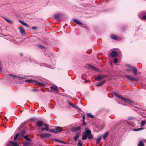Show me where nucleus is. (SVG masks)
<instances>
[{"instance_id": "f257e3e1", "label": "nucleus", "mask_w": 146, "mask_h": 146, "mask_svg": "<svg viewBox=\"0 0 146 146\" xmlns=\"http://www.w3.org/2000/svg\"><path fill=\"white\" fill-rule=\"evenodd\" d=\"M88 137V139L90 140L93 139L94 137L92 134L91 131L90 130L85 129V131L82 133V139L83 140H86Z\"/></svg>"}, {"instance_id": "f03ea898", "label": "nucleus", "mask_w": 146, "mask_h": 146, "mask_svg": "<svg viewBox=\"0 0 146 146\" xmlns=\"http://www.w3.org/2000/svg\"><path fill=\"white\" fill-rule=\"evenodd\" d=\"M115 95L118 98L121 99L123 100V101L126 104H122L124 105H128V104H131L133 103V102H132L130 99H127L125 98H124L122 97L121 96H120L119 95L116 93Z\"/></svg>"}, {"instance_id": "7ed1b4c3", "label": "nucleus", "mask_w": 146, "mask_h": 146, "mask_svg": "<svg viewBox=\"0 0 146 146\" xmlns=\"http://www.w3.org/2000/svg\"><path fill=\"white\" fill-rule=\"evenodd\" d=\"M25 82H27L29 83H32L33 84H37L38 86H45V84L44 83L39 82L36 80H33L32 79L26 80H25Z\"/></svg>"}, {"instance_id": "20e7f679", "label": "nucleus", "mask_w": 146, "mask_h": 146, "mask_svg": "<svg viewBox=\"0 0 146 146\" xmlns=\"http://www.w3.org/2000/svg\"><path fill=\"white\" fill-rule=\"evenodd\" d=\"M138 17L140 19L142 20H146V11H143L138 14Z\"/></svg>"}, {"instance_id": "39448f33", "label": "nucleus", "mask_w": 146, "mask_h": 146, "mask_svg": "<svg viewBox=\"0 0 146 146\" xmlns=\"http://www.w3.org/2000/svg\"><path fill=\"white\" fill-rule=\"evenodd\" d=\"M7 146H19L17 142L11 141L9 142L7 144Z\"/></svg>"}, {"instance_id": "423d86ee", "label": "nucleus", "mask_w": 146, "mask_h": 146, "mask_svg": "<svg viewBox=\"0 0 146 146\" xmlns=\"http://www.w3.org/2000/svg\"><path fill=\"white\" fill-rule=\"evenodd\" d=\"M126 77L128 79L132 81H137L138 80V79L135 78L133 76H131L130 75H127L126 76Z\"/></svg>"}, {"instance_id": "0eeeda50", "label": "nucleus", "mask_w": 146, "mask_h": 146, "mask_svg": "<svg viewBox=\"0 0 146 146\" xmlns=\"http://www.w3.org/2000/svg\"><path fill=\"white\" fill-rule=\"evenodd\" d=\"M88 68L97 71H98L99 70L97 68L90 64L88 65Z\"/></svg>"}, {"instance_id": "6e6552de", "label": "nucleus", "mask_w": 146, "mask_h": 146, "mask_svg": "<svg viewBox=\"0 0 146 146\" xmlns=\"http://www.w3.org/2000/svg\"><path fill=\"white\" fill-rule=\"evenodd\" d=\"M81 135L80 131L79 132L77 133L76 134L75 136L74 137L73 140L75 141H76L79 138L80 135Z\"/></svg>"}, {"instance_id": "1a4fd4ad", "label": "nucleus", "mask_w": 146, "mask_h": 146, "mask_svg": "<svg viewBox=\"0 0 146 146\" xmlns=\"http://www.w3.org/2000/svg\"><path fill=\"white\" fill-rule=\"evenodd\" d=\"M28 141H24L23 142V146H30L32 145L31 141L30 140Z\"/></svg>"}, {"instance_id": "9d476101", "label": "nucleus", "mask_w": 146, "mask_h": 146, "mask_svg": "<svg viewBox=\"0 0 146 146\" xmlns=\"http://www.w3.org/2000/svg\"><path fill=\"white\" fill-rule=\"evenodd\" d=\"M9 76L11 77H12L13 78H18L19 80L21 79V77L19 76H15L11 74H9Z\"/></svg>"}, {"instance_id": "9b49d317", "label": "nucleus", "mask_w": 146, "mask_h": 146, "mask_svg": "<svg viewBox=\"0 0 146 146\" xmlns=\"http://www.w3.org/2000/svg\"><path fill=\"white\" fill-rule=\"evenodd\" d=\"M42 136L44 138L49 137L51 136V134L49 133H42Z\"/></svg>"}, {"instance_id": "f8f14e48", "label": "nucleus", "mask_w": 146, "mask_h": 146, "mask_svg": "<svg viewBox=\"0 0 146 146\" xmlns=\"http://www.w3.org/2000/svg\"><path fill=\"white\" fill-rule=\"evenodd\" d=\"M20 32L22 35H24L25 34V31L24 28L22 27H19V28Z\"/></svg>"}, {"instance_id": "ddd939ff", "label": "nucleus", "mask_w": 146, "mask_h": 146, "mask_svg": "<svg viewBox=\"0 0 146 146\" xmlns=\"http://www.w3.org/2000/svg\"><path fill=\"white\" fill-rule=\"evenodd\" d=\"M81 129L80 126L78 127H74L72 129V130L74 132H76L77 131L80 130Z\"/></svg>"}, {"instance_id": "4468645a", "label": "nucleus", "mask_w": 146, "mask_h": 146, "mask_svg": "<svg viewBox=\"0 0 146 146\" xmlns=\"http://www.w3.org/2000/svg\"><path fill=\"white\" fill-rule=\"evenodd\" d=\"M73 21L78 25H82V23L80 21L76 19H74L72 20Z\"/></svg>"}, {"instance_id": "2eb2a0df", "label": "nucleus", "mask_w": 146, "mask_h": 146, "mask_svg": "<svg viewBox=\"0 0 146 146\" xmlns=\"http://www.w3.org/2000/svg\"><path fill=\"white\" fill-rule=\"evenodd\" d=\"M44 124L45 123H44L43 121H38L36 123L38 127L41 126L43 125H44Z\"/></svg>"}, {"instance_id": "dca6fc26", "label": "nucleus", "mask_w": 146, "mask_h": 146, "mask_svg": "<svg viewBox=\"0 0 146 146\" xmlns=\"http://www.w3.org/2000/svg\"><path fill=\"white\" fill-rule=\"evenodd\" d=\"M44 126L45 127V128H41V130L42 131L44 130H48L49 128L48 125L46 124H44Z\"/></svg>"}, {"instance_id": "f3484780", "label": "nucleus", "mask_w": 146, "mask_h": 146, "mask_svg": "<svg viewBox=\"0 0 146 146\" xmlns=\"http://www.w3.org/2000/svg\"><path fill=\"white\" fill-rule=\"evenodd\" d=\"M110 55L112 57H115L117 55V54L116 52L113 51L111 53Z\"/></svg>"}, {"instance_id": "a211bd4d", "label": "nucleus", "mask_w": 146, "mask_h": 146, "mask_svg": "<svg viewBox=\"0 0 146 146\" xmlns=\"http://www.w3.org/2000/svg\"><path fill=\"white\" fill-rule=\"evenodd\" d=\"M105 80H103L100 82H99L97 84H96V86H102L104 84L105 82Z\"/></svg>"}, {"instance_id": "6ab92c4d", "label": "nucleus", "mask_w": 146, "mask_h": 146, "mask_svg": "<svg viewBox=\"0 0 146 146\" xmlns=\"http://www.w3.org/2000/svg\"><path fill=\"white\" fill-rule=\"evenodd\" d=\"M95 79L96 80L99 81L103 79V77H102V75H100L97 76Z\"/></svg>"}, {"instance_id": "aec40b11", "label": "nucleus", "mask_w": 146, "mask_h": 146, "mask_svg": "<svg viewBox=\"0 0 146 146\" xmlns=\"http://www.w3.org/2000/svg\"><path fill=\"white\" fill-rule=\"evenodd\" d=\"M131 68L133 69V72L134 73V75H137V69L133 67H131Z\"/></svg>"}, {"instance_id": "412c9836", "label": "nucleus", "mask_w": 146, "mask_h": 146, "mask_svg": "<svg viewBox=\"0 0 146 146\" xmlns=\"http://www.w3.org/2000/svg\"><path fill=\"white\" fill-rule=\"evenodd\" d=\"M102 136H100L97 138L96 140V144H98L101 141Z\"/></svg>"}, {"instance_id": "4be33fe9", "label": "nucleus", "mask_w": 146, "mask_h": 146, "mask_svg": "<svg viewBox=\"0 0 146 146\" xmlns=\"http://www.w3.org/2000/svg\"><path fill=\"white\" fill-rule=\"evenodd\" d=\"M62 127H61L58 126H56L55 127V129L56 131H57V132H61L62 131H59V130H62Z\"/></svg>"}, {"instance_id": "5701e85b", "label": "nucleus", "mask_w": 146, "mask_h": 146, "mask_svg": "<svg viewBox=\"0 0 146 146\" xmlns=\"http://www.w3.org/2000/svg\"><path fill=\"white\" fill-rule=\"evenodd\" d=\"M19 21L20 23L22 24L23 25L27 27L28 26V25H27V23H26L25 22L21 20H19Z\"/></svg>"}, {"instance_id": "b1692460", "label": "nucleus", "mask_w": 146, "mask_h": 146, "mask_svg": "<svg viewBox=\"0 0 146 146\" xmlns=\"http://www.w3.org/2000/svg\"><path fill=\"white\" fill-rule=\"evenodd\" d=\"M61 14H57L55 15L54 16V18L56 20H59L61 16Z\"/></svg>"}, {"instance_id": "393cba45", "label": "nucleus", "mask_w": 146, "mask_h": 146, "mask_svg": "<svg viewBox=\"0 0 146 146\" xmlns=\"http://www.w3.org/2000/svg\"><path fill=\"white\" fill-rule=\"evenodd\" d=\"M40 66H43L50 68H53V67H51L50 65H48L46 64L42 63L41 64Z\"/></svg>"}, {"instance_id": "a878e982", "label": "nucleus", "mask_w": 146, "mask_h": 146, "mask_svg": "<svg viewBox=\"0 0 146 146\" xmlns=\"http://www.w3.org/2000/svg\"><path fill=\"white\" fill-rule=\"evenodd\" d=\"M50 88L52 90H54L56 91L58 89V87L57 86H56V85H53L52 86H51L50 87Z\"/></svg>"}, {"instance_id": "bb28decb", "label": "nucleus", "mask_w": 146, "mask_h": 146, "mask_svg": "<svg viewBox=\"0 0 146 146\" xmlns=\"http://www.w3.org/2000/svg\"><path fill=\"white\" fill-rule=\"evenodd\" d=\"M108 131H107L103 135V138L104 140H105L108 136Z\"/></svg>"}, {"instance_id": "cd10ccee", "label": "nucleus", "mask_w": 146, "mask_h": 146, "mask_svg": "<svg viewBox=\"0 0 146 146\" xmlns=\"http://www.w3.org/2000/svg\"><path fill=\"white\" fill-rule=\"evenodd\" d=\"M19 136H21L22 137H23L24 136H25V134H26V132L25 131H23L21 132L20 133Z\"/></svg>"}, {"instance_id": "c85d7f7f", "label": "nucleus", "mask_w": 146, "mask_h": 146, "mask_svg": "<svg viewBox=\"0 0 146 146\" xmlns=\"http://www.w3.org/2000/svg\"><path fill=\"white\" fill-rule=\"evenodd\" d=\"M138 146H145L142 141H141L139 142Z\"/></svg>"}, {"instance_id": "c756f323", "label": "nucleus", "mask_w": 146, "mask_h": 146, "mask_svg": "<svg viewBox=\"0 0 146 146\" xmlns=\"http://www.w3.org/2000/svg\"><path fill=\"white\" fill-rule=\"evenodd\" d=\"M111 38L114 40H117V36L113 35H111Z\"/></svg>"}, {"instance_id": "7c9ffc66", "label": "nucleus", "mask_w": 146, "mask_h": 146, "mask_svg": "<svg viewBox=\"0 0 146 146\" xmlns=\"http://www.w3.org/2000/svg\"><path fill=\"white\" fill-rule=\"evenodd\" d=\"M86 115L91 118H93L94 117V115H92L91 113H87Z\"/></svg>"}, {"instance_id": "2f4dec72", "label": "nucleus", "mask_w": 146, "mask_h": 146, "mask_svg": "<svg viewBox=\"0 0 146 146\" xmlns=\"http://www.w3.org/2000/svg\"><path fill=\"white\" fill-rule=\"evenodd\" d=\"M69 105L70 106L73 108H76V106L74 105L73 103L70 102H69L68 103Z\"/></svg>"}, {"instance_id": "473e14b6", "label": "nucleus", "mask_w": 146, "mask_h": 146, "mask_svg": "<svg viewBox=\"0 0 146 146\" xmlns=\"http://www.w3.org/2000/svg\"><path fill=\"white\" fill-rule=\"evenodd\" d=\"M83 145V143L82 142V141L80 140H79L78 141V146H82Z\"/></svg>"}, {"instance_id": "72a5a7b5", "label": "nucleus", "mask_w": 146, "mask_h": 146, "mask_svg": "<svg viewBox=\"0 0 146 146\" xmlns=\"http://www.w3.org/2000/svg\"><path fill=\"white\" fill-rule=\"evenodd\" d=\"M28 135H26L24 136L23 137L27 141H30V139L28 137Z\"/></svg>"}, {"instance_id": "f704fd0d", "label": "nucleus", "mask_w": 146, "mask_h": 146, "mask_svg": "<svg viewBox=\"0 0 146 146\" xmlns=\"http://www.w3.org/2000/svg\"><path fill=\"white\" fill-rule=\"evenodd\" d=\"M143 128H140L137 129H134L133 130L134 131H140L142 130H143Z\"/></svg>"}, {"instance_id": "c9c22d12", "label": "nucleus", "mask_w": 146, "mask_h": 146, "mask_svg": "<svg viewBox=\"0 0 146 146\" xmlns=\"http://www.w3.org/2000/svg\"><path fill=\"white\" fill-rule=\"evenodd\" d=\"M145 123V121H141V127H143L144 126Z\"/></svg>"}, {"instance_id": "e433bc0d", "label": "nucleus", "mask_w": 146, "mask_h": 146, "mask_svg": "<svg viewBox=\"0 0 146 146\" xmlns=\"http://www.w3.org/2000/svg\"><path fill=\"white\" fill-rule=\"evenodd\" d=\"M5 19L7 21V22L9 23L12 24L13 23V21L11 20H10L9 19L5 18Z\"/></svg>"}, {"instance_id": "4c0bfd02", "label": "nucleus", "mask_w": 146, "mask_h": 146, "mask_svg": "<svg viewBox=\"0 0 146 146\" xmlns=\"http://www.w3.org/2000/svg\"><path fill=\"white\" fill-rule=\"evenodd\" d=\"M49 132L52 133H56L57 132V131H56L55 129H49Z\"/></svg>"}, {"instance_id": "58836bf2", "label": "nucleus", "mask_w": 146, "mask_h": 146, "mask_svg": "<svg viewBox=\"0 0 146 146\" xmlns=\"http://www.w3.org/2000/svg\"><path fill=\"white\" fill-rule=\"evenodd\" d=\"M19 133H17L14 136V139H15V140L16 139L17 137L19 136Z\"/></svg>"}, {"instance_id": "ea45409f", "label": "nucleus", "mask_w": 146, "mask_h": 146, "mask_svg": "<svg viewBox=\"0 0 146 146\" xmlns=\"http://www.w3.org/2000/svg\"><path fill=\"white\" fill-rule=\"evenodd\" d=\"M56 141L58 142H60V143H65L63 141H62V140H59L58 139H56Z\"/></svg>"}, {"instance_id": "a19ab883", "label": "nucleus", "mask_w": 146, "mask_h": 146, "mask_svg": "<svg viewBox=\"0 0 146 146\" xmlns=\"http://www.w3.org/2000/svg\"><path fill=\"white\" fill-rule=\"evenodd\" d=\"M117 58H115L113 60V62L114 63H116L117 62Z\"/></svg>"}, {"instance_id": "79ce46f5", "label": "nucleus", "mask_w": 146, "mask_h": 146, "mask_svg": "<svg viewBox=\"0 0 146 146\" xmlns=\"http://www.w3.org/2000/svg\"><path fill=\"white\" fill-rule=\"evenodd\" d=\"M32 29L35 30L37 29V28L36 27H32Z\"/></svg>"}, {"instance_id": "37998d69", "label": "nucleus", "mask_w": 146, "mask_h": 146, "mask_svg": "<svg viewBox=\"0 0 146 146\" xmlns=\"http://www.w3.org/2000/svg\"><path fill=\"white\" fill-rule=\"evenodd\" d=\"M1 62L0 61V72H2L1 67Z\"/></svg>"}, {"instance_id": "c03bdc74", "label": "nucleus", "mask_w": 146, "mask_h": 146, "mask_svg": "<svg viewBox=\"0 0 146 146\" xmlns=\"http://www.w3.org/2000/svg\"><path fill=\"white\" fill-rule=\"evenodd\" d=\"M82 119H83V121H84L85 119V115H83Z\"/></svg>"}, {"instance_id": "a18cd8bd", "label": "nucleus", "mask_w": 146, "mask_h": 146, "mask_svg": "<svg viewBox=\"0 0 146 146\" xmlns=\"http://www.w3.org/2000/svg\"><path fill=\"white\" fill-rule=\"evenodd\" d=\"M27 61H30V62H32L31 59V58H27Z\"/></svg>"}, {"instance_id": "49530a36", "label": "nucleus", "mask_w": 146, "mask_h": 146, "mask_svg": "<svg viewBox=\"0 0 146 146\" xmlns=\"http://www.w3.org/2000/svg\"><path fill=\"white\" fill-rule=\"evenodd\" d=\"M133 118L131 117H130L129 118V120H131L133 119Z\"/></svg>"}, {"instance_id": "de8ad7c7", "label": "nucleus", "mask_w": 146, "mask_h": 146, "mask_svg": "<svg viewBox=\"0 0 146 146\" xmlns=\"http://www.w3.org/2000/svg\"><path fill=\"white\" fill-rule=\"evenodd\" d=\"M102 77H103V79L104 78L107 77V76L105 75H102Z\"/></svg>"}, {"instance_id": "09e8293b", "label": "nucleus", "mask_w": 146, "mask_h": 146, "mask_svg": "<svg viewBox=\"0 0 146 146\" xmlns=\"http://www.w3.org/2000/svg\"><path fill=\"white\" fill-rule=\"evenodd\" d=\"M126 71L127 72H129L130 71V70L129 69H127L126 70Z\"/></svg>"}, {"instance_id": "8fccbe9b", "label": "nucleus", "mask_w": 146, "mask_h": 146, "mask_svg": "<svg viewBox=\"0 0 146 146\" xmlns=\"http://www.w3.org/2000/svg\"><path fill=\"white\" fill-rule=\"evenodd\" d=\"M20 55L21 56H23V54L22 53H21L20 54Z\"/></svg>"}, {"instance_id": "3c124183", "label": "nucleus", "mask_w": 146, "mask_h": 146, "mask_svg": "<svg viewBox=\"0 0 146 146\" xmlns=\"http://www.w3.org/2000/svg\"><path fill=\"white\" fill-rule=\"evenodd\" d=\"M76 108L77 109H78L80 110V109L78 107H77L76 106V108Z\"/></svg>"}, {"instance_id": "603ef678", "label": "nucleus", "mask_w": 146, "mask_h": 146, "mask_svg": "<svg viewBox=\"0 0 146 146\" xmlns=\"http://www.w3.org/2000/svg\"><path fill=\"white\" fill-rule=\"evenodd\" d=\"M83 123L84 125V126H85L86 125V123H85V122H84V121H83Z\"/></svg>"}, {"instance_id": "864d4df0", "label": "nucleus", "mask_w": 146, "mask_h": 146, "mask_svg": "<svg viewBox=\"0 0 146 146\" xmlns=\"http://www.w3.org/2000/svg\"><path fill=\"white\" fill-rule=\"evenodd\" d=\"M33 90L34 91H37L38 90H37V89H33Z\"/></svg>"}, {"instance_id": "5fc2aeb1", "label": "nucleus", "mask_w": 146, "mask_h": 146, "mask_svg": "<svg viewBox=\"0 0 146 146\" xmlns=\"http://www.w3.org/2000/svg\"><path fill=\"white\" fill-rule=\"evenodd\" d=\"M128 66L129 67L131 68V67H132V66H131L130 65H128Z\"/></svg>"}, {"instance_id": "6e6d98bb", "label": "nucleus", "mask_w": 146, "mask_h": 146, "mask_svg": "<svg viewBox=\"0 0 146 146\" xmlns=\"http://www.w3.org/2000/svg\"><path fill=\"white\" fill-rule=\"evenodd\" d=\"M56 64V63H55V62H54V63H53V64H53V65H54V64Z\"/></svg>"}]
</instances>
